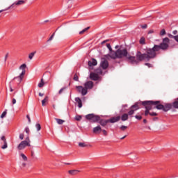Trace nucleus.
<instances>
[{
	"label": "nucleus",
	"mask_w": 178,
	"mask_h": 178,
	"mask_svg": "<svg viewBox=\"0 0 178 178\" xmlns=\"http://www.w3.org/2000/svg\"><path fill=\"white\" fill-rule=\"evenodd\" d=\"M170 40L168 38H165L163 39V42L160 44H155L152 48H147L145 50V53L141 51H137L136 59V57L131 56L129 52H127V49H122L120 47L115 51H113L111 54V59H122V58H127L133 64L137 65L139 62H143V60H151L156 58V52H159L161 49L165 51L169 48Z\"/></svg>",
	"instance_id": "1"
},
{
	"label": "nucleus",
	"mask_w": 178,
	"mask_h": 178,
	"mask_svg": "<svg viewBox=\"0 0 178 178\" xmlns=\"http://www.w3.org/2000/svg\"><path fill=\"white\" fill-rule=\"evenodd\" d=\"M154 108H156V109L159 111H163V112H168V111H170L172 108H174V109H178V97L175 99L172 103H165L164 104L159 103Z\"/></svg>",
	"instance_id": "2"
},
{
	"label": "nucleus",
	"mask_w": 178,
	"mask_h": 178,
	"mask_svg": "<svg viewBox=\"0 0 178 178\" xmlns=\"http://www.w3.org/2000/svg\"><path fill=\"white\" fill-rule=\"evenodd\" d=\"M84 86L85 87L81 86H76L78 92H80L83 97H84V95H87L88 90H92V88L94 87V82L88 81L84 83Z\"/></svg>",
	"instance_id": "3"
},
{
	"label": "nucleus",
	"mask_w": 178,
	"mask_h": 178,
	"mask_svg": "<svg viewBox=\"0 0 178 178\" xmlns=\"http://www.w3.org/2000/svg\"><path fill=\"white\" fill-rule=\"evenodd\" d=\"M158 104H161V101H145L142 102V105L145 107L147 111H151L152 106H154V105L156 106Z\"/></svg>",
	"instance_id": "4"
},
{
	"label": "nucleus",
	"mask_w": 178,
	"mask_h": 178,
	"mask_svg": "<svg viewBox=\"0 0 178 178\" xmlns=\"http://www.w3.org/2000/svg\"><path fill=\"white\" fill-rule=\"evenodd\" d=\"M86 119H87V120H89L90 123H97V122H99V120H101V117L94 113H91L86 115Z\"/></svg>",
	"instance_id": "5"
},
{
	"label": "nucleus",
	"mask_w": 178,
	"mask_h": 178,
	"mask_svg": "<svg viewBox=\"0 0 178 178\" xmlns=\"http://www.w3.org/2000/svg\"><path fill=\"white\" fill-rule=\"evenodd\" d=\"M26 67H27V65L26 64H22L19 67V70H22L19 76L14 77L13 80L18 79L19 83L22 82V80L24 78V74H26Z\"/></svg>",
	"instance_id": "6"
},
{
	"label": "nucleus",
	"mask_w": 178,
	"mask_h": 178,
	"mask_svg": "<svg viewBox=\"0 0 178 178\" xmlns=\"http://www.w3.org/2000/svg\"><path fill=\"white\" fill-rule=\"evenodd\" d=\"M140 105H141V104L138 102H136L134 105H132L129 108V111H128V116H130V118H133V115H134L136 111H138V109H140Z\"/></svg>",
	"instance_id": "7"
},
{
	"label": "nucleus",
	"mask_w": 178,
	"mask_h": 178,
	"mask_svg": "<svg viewBox=\"0 0 178 178\" xmlns=\"http://www.w3.org/2000/svg\"><path fill=\"white\" fill-rule=\"evenodd\" d=\"M31 145L29 143L28 140H23L22 141L19 145L17 146L18 149L22 150L24 149L25 147H30Z\"/></svg>",
	"instance_id": "8"
},
{
	"label": "nucleus",
	"mask_w": 178,
	"mask_h": 178,
	"mask_svg": "<svg viewBox=\"0 0 178 178\" xmlns=\"http://www.w3.org/2000/svg\"><path fill=\"white\" fill-rule=\"evenodd\" d=\"M106 47H107L108 49H109L110 52L108 53V54L105 55L104 58L106 59H110L112 58V54H113V52H115V51H113V49H112V47L111 46V44H109V43L106 44Z\"/></svg>",
	"instance_id": "9"
},
{
	"label": "nucleus",
	"mask_w": 178,
	"mask_h": 178,
	"mask_svg": "<svg viewBox=\"0 0 178 178\" xmlns=\"http://www.w3.org/2000/svg\"><path fill=\"white\" fill-rule=\"evenodd\" d=\"M88 65L89 66V70H92V67L97 66V65H98V62L95 58H92L88 61Z\"/></svg>",
	"instance_id": "10"
},
{
	"label": "nucleus",
	"mask_w": 178,
	"mask_h": 178,
	"mask_svg": "<svg viewBox=\"0 0 178 178\" xmlns=\"http://www.w3.org/2000/svg\"><path fill=\"white\" fill-rule=\"evenodd\" d=\"M108 66L109 63L108 62V60H106V59L105 58H102L101 62V67H102V69H108Z\"/></svg>",
	"instance_id": "11"
},
{
	"label": "nucleus",
	"mask_w": 178,
	"mask_h": 178,
	"mask_svg": "<svg viewBox=\"0 0 178 178\" xmlns=\"http://www.w3.org/2000/svg\"><path fill=\"white\" fill-rule=\"evenodd\" d=\"M90 80H93L94 81H97V80H98L99 79V76H98V74L91 72L90 74Z\"/></svg>",
	"instance_id": "12"
},
{
	"label": "nucleus",
	"mask_w": 178,
	"mask_h": 178,
	"mask_svg": "<svg viewBox=\"0 0 178 178\" xmlns=\"http://www.w3.org/2000/svg\"><path fill=\"white\" fill-rule=\"evenodd\" d=\"M120 120V116L113 117L108 119V123H116V122H119Z\"/></svg>",
	"instance_id": "13"
},
{
	"label": "nucleus",
	"mask_w": 178,
	"mask_h": 178,
	"mask_svg": "<svg viewBox=\"0 0 178 178\" xmlns=\"http://www.w3.org/2000/svg\"><path fill=\"white\" fill-rule=\"evenodd\" d=\"M102 131V129L101 128V126H97L93 128V133L95 134H98Z\"/></svg>",
	"instance_id": "14"
},
{
	"label": "nucleus",
	"mask_w": 178,
	"mask_h": 178,
	"mask_svg": "<svg viewBox=\"0 0 178 178\" xmlns=\"http://www.w3.org/2000/svg\"><path fill=\"white\" fill-rule=\"evenodd\" d=\"M2 141H3V145L1 147L2 149H6L8 148V142H6V138L5 136L1 137Z\"/></svg>",
	"instance_id": "15"
},
{
	"label": "nucleus",
	"mask_w": 178,
	"mask_h": 178,
	"mask_svg": "<svg viewBox=\"0 0 178 178\" xmlns=\"http://www.w3.org/2000/svg\"><path fill=\"white\" fill-rule=\"evenodd\" d=\"M99 124H101V126H102L103 127H105V126L106 124H108V123H109V120H99Z\"/></svg>",
	"instance_id": "16"
},
{
	"label": "nucleus",
	"mask_w": 178,
	"mask_h": 178,
	"mask_svg": "<svg viewBox=\"0 0 178 178\" xmlns=\"http://www.w3.org/2000/svg\"><path fill=\"white\" fill-rule=\"evenodd\" d=\"M120 119L122 122H126V120H129V114L124 113L121 117Z\"/></svg>",
	"instance_id": "17"
},
{
	"label": "nucleus",
	"mask_w": 178,
	"mask_h": 178,
	"mask_svg": "<svg viewBox=\"0 0 178 178\" xmlns=\"http://www.w3.org/2000/svg\"><path fill=\"white\" fill-rule=\"evenodd\" d=\"M75 101H76V102H77L79 108L83 107V103H82L81 99H80V97H76Z\"/></svg>",
	"instance_id": "18"
},
{
	"label": "nucleus",
	"mask_w": 178,
	"mask_h": 178,
	"mask_svg": "<svg viewBox=\"0 0 178 178\" xmlns=\"http://www.w3.org/2000/svg\"><path fill=\"white\" fill-rule=\"evenodd\" d=\"M24 3H26V1L24 0H19L18 1L13 4L11 6H13V5H17V6H19V5H24Z\"/></svg>",
	"instance_id": "19"
},
{
	"label": "nucleus",
	"mask_w": 178,
	"mask_h": 178,
	"mask_svg": "<svg viewBox=\"0 0 178 178\" xmlns=\"http://www.w3.org/2000/svg\"><path fill=\"white\" fill-rule=\"evenodd\" d=\"M79 172H80V170H71L68 171V173L72 175H77Z\"/></svg>",
	"instance_id": "20"
},
{
	"label": "nucleus",
	"mask_w": 178,
	"mask_h": 178,
	"mask_svg": "<svg viewBox=\"0 0 178 178\" xmlns=\"http://www.w3.org/2000/svg\"><path fill=\"white\" fill-rule=\"evenodd\" d=\"M56 122L58 123V124H63L65 123V120L59 118H55Z\"/></svg>",
	"instance_id": "21"
},
{
	"label": "nucleus",
	"mask_w": 178,
	"mask_h": 178,
	"mask_svg": "<svg viewBox=\"0 0 178 178\" xmlns=\"http://www.w3.org/2000/svg\"><path fill=\"white\" fill-rule=\"evenodd\" d=\"M48 102V96H46L43 100H42V106H45V104Z\"/></svg>",
	"instance_id": "22"
},
{
	"label": "nucleus",
	"mask_w": 178,
	"mask_h": 178,
	"mask_svg": "<svg viewBox=\"0 0 178 178\" xmlns=\"http://www.w3.org/2000/svg\"><path fill=\"white\" fill-rule=\"evenodd\" d=\"M44 84H45V83H44V79H42L40 81V83H38V86L39 87V88H42V87H44Z\"/></svg>",
	"instance_id": "23"
},
{
	"label": "nucleus",
	"mask_w": 178,
	"mask_h": 178,
	"mask_svg": "<svg viewBox=\"0 0 178 178\" xmlns=\"http://www.w3.org/2000/svg\"><path fill=\"white\" fill-rule=\"evenodd\" d=\"M20 156H22V158L23 161H24V162H27L28 159H27L26 156H25L24 154L21 153Z\"/></svg>",
	"instance_id": "24"
},
{
	"label": "nucleus",
	"mask_w": 178,
	"mask_h": 178,
	"mask_svg": "<svg viewBox=\"0 0 178 178\" xmlns=\"http://www.w3.org/2000/svg\"><path fill=\"white\" fill-rule=\"evenodd\" d=\"M88 30H90V26H88L87 28H85L83 30H82L81 31L79 32V34L81 35H82V34H84L86 33V31H87Z\"/></svg>",
	"instance_id": "25"
},
{
	"label": "nucleus",
	"mask_w": 178,
	"mask_h": 178,
	"mask_svg": "<svg viewBox=\"0 0 178 178\" xmlns=\"http://www.w3.org/2000/svg\"><path fill=\"white\" fill-rule=\"evenodd\" d=\"M36 51H33L31 54H29V58L31 60V59H33V58H34V55H35Z\"/></svg>",
	"instance_id": "26"
},
{
	"label": "nucleus",
	"mask_w": 178,
	"mask_h": 178,
	"mask_svg": "<svg viewBox=\"0 0 178 178\" xmlns=\"http://www.w3.org/2000/svg\"><path fill=\"white\" fill-rule=\"evenodd\" d=\"M79 147H81V148H84L87 147V144H86V143H79Z\"/></svg>",
	"instance_id": "27"
},
{
	"label": "nucleus",
	"mask_w": 178,
	"mask_h": 178,
	"mask_svg": "<svg viewBox=\"0 0 178 178\" xmlns=\"http://www.w3.org/2000/svg\"><path fill=\"white\" fill-rule=\"evenodd\" d=\"M140 44H142L143 45L145 44V38H141L140 39Z\"/></svg>",
	"instance_id": "28"
},
{
	"label": "nucleus",
	"mask_w": 178,
	"mask_h": 178,
	"mask_svg": "<svg viewBox=\"0 0 178 178\" xmlns=\"http://www.w3.org/2000/svg\"><path fill=\"white\" fill-rule=\"evenodd\" d=\"M82 117L81 115H76L75 117V120H77V122H80V120H81Z\"/></svg>",
	"instance_id": "29"
},
{
	"label": "nucleus",
	"mask_w": 178,
	"mask_h": 178,
	"mask_svg": "<svg viewBox=\"0 0 178 178\" xmlns=\"http://www.w3.org/2000/svg\"><path fill=\"white\" fill-rule=\"evenodd\" d=\"M95 72H96L97 74H102V70H101V68L96 70Z\"/></svg>",
	"instance_id": "30"
},
{
	"label": "nucleus",
	"mask_w": 178,
	"mask_h": 178,
	"mask_svg": "<svg viewBox=\"0 0 178 178\" xmlns=\"http://www.w3.org/2000/svg\"><path fill=\"white\" fill-rule=\"evenodd\" d=\"M120 130H122V131H124L127 129V126H124V125H122L120 127Z\"/></svg>",
	"instance_id": "31"
},
{
	"label": "nucleus",
	"mask_w": 178,
	"mask_h": 178,
	"mask_svg": "<svg viewBox=\"0 0 178 178\" xmlns=\"http://www.w3.org/2000/svg\"><path fill=\"white\" fill-rule=\"evenodd\" d=\"M35 127H36L38 131H40V130H41V124H36Z\"/></svg>",
	"instance_id": "32"
},
{
	"label": "nucleus",
	"mask_w": 178,
	"mask_h": 178,
	"mask_svg": "<svg viewBox=\"0 0 178 178\" xmlns=\"http://www.w3.org/2000/svg\"><path fill=\"white\" fill-rule=\"evenodd\" d=\"M166 34V31L165 29H162L160 32V35H165Z\"/></svg>",
	"instance_id": "33"
},
{
	"label": "nucleus",
	"mask_w": 178,
	"mask_h": 178,
	"mask_svg": "<svg viewBox=\"0 0 178 178\" xmlns=\"http://www.w3.org/2000/svg\"><path fill=\"white\" fill-rule=\"evenodd\" d=\"M66 90V88H62L59 92H58V94L60 95H62V93L64 92V90Z\"/></svg>",
	"instance_id": "34"
},
{
	"label": "nucleus",
	"mask_w": 178,
	"mask_h": 178,
	"mask_svg": "<svg viewBox=\"0 0 178 178\" xmlns=\"http://www.w3.org/2000/svg\"><path fill=\"white\" fill-rule=\"evenodd\" d=\"M6 113H7L6 111H3L2 113V114L1 115V119H3V118H5L6 116Z\"/></svg>",
	"instance_id": "35"
},
{
	"label": "nucleus",
	"mask_w": 178,
	"mask_h": 178,
	"mask_svg": "<svg viewBox=\"0 0 178 178\" xmlns=\"http://www.w3.org/2000/svg\"><path fill=\"white\" fill-rule=\"evenodd\" d=\"M55 36V33H54L49 38V39L47 40L48 42L52 41L54 40V37Z\"/></svg>",
	"instance_id": "36"
},
{
	"label": "nucleus",
	"mask_w": 178,
	"mask_h": 178,
	"mask_svg": "<svg viewBox=\"0 0 178 178\" xmlns=\"http://www.w3.org/2000/svg\"><path fill=\"white\" fill-rule=\"evenodd\" d=\"M74 80L75 81H79V76H77L76 74H75L74 76Z\"/></svg>",
	"instance_id": "37"
},
{
	"label": "nucleus",
	"mask_w": 178,
	"mask_h": 178,
	"mask_svg": "<svg viewBox=\"0 0 178 178\" xmlns=\"http://www.w3.org/2000/svg\"><path fill=\"white\" fill-rule=\"evenodd\" d=\"M8 57H9V53H7L4 58V62H6V60H8Z\"/></svg>",
	"instance_id": "38"
},
{
	"label": "nucleus",
	"mask_w": 178,
	"mask_h": 178,
	"mask_svg": "<svg viewBox=\"0 0 178 178\" xmlns=\"http://www.w3.org/2000/svg\"><path fill=\"white\" fill-rule=\"evenodd\" d=\"M135 118L138 120H141V119H143V117L140 115H136Z\"/></svg>",
	"instance_id": "39"
},
{
	"label": "nucleus",
	"mask_w": 178,
	"mask_h": 178,
	"mask_svg": "<svg viewBox=\"0 0 178 178\" xmlns=\"http://www.w3.org/2000/svg\"><path fill=\"white\" fill-rule=\"evenodd\" d=\"M149 110H145V116H148V115H149Z\"/></svg>",
	"instance_id": "40"
},
{
	"label": "nucleus",
	"mask_w": 178,
	"mask_h": 178,
	"mask_svg": "<svg viewBox=\"0 0 178 178\" xmlns=\"http://www.w3.org/2000/svg\"><path fill=\"white\" fill-rule=\"evenodd\" d=\"M19 138H20V140H24V134H19Z\"/></svg>",
	"instance_id": "41"
},
{
	"label": "nucleus",
	"mask_w": 178,
	"mask_h": 178,
	"mask_svg": "<svg viewBox=\"0 0 178 178\" xmlns=\"http://www.w3.org/2000/svg\"><path fill=\"white\" fill-rule=\"evenodd\" d=\"M150 116H158V114L156 113H149Z\"/></svg>",
	"instance_id": "42"
},
{
	"label": "nucleus",
	"mask_w": 178,
	"mask_h": 178,
	"mask_svg": "<svg viewBox=\"0 0 178 178\" xmlns=\"http://www.w3.org/2000/svg\"><path fill=\"white\" fill-rule=\"evenodd\" d=\"M25 131L27 134H29V133H30V129H29V127H26L25 128Z\"/></svg>",
	"instance_id": "43"
},
{
	"label": "nucleus",
	"mask_w": 178,
	"mask_h": 178,
	"mask_svg": "<svg viewBox=\"0 0 178 178\" xmlns=\"http://www.w3.org/2000/svg\"><path fill=\"white\" fill-rule=\"evenodd\" d=\"M102 131H103L104 136H108V132L106 131V130L103 129Z\"/></svg>",
	"instance_id": "44"
},
{
	"label": "nucleus",
	"mask_w": 178,
	"mask_h": 178,
	"mask_svg": "<svg viewBox=\"0 0 178 178\" xmlns=\"http://www.w3.org/2000/svg\"><path fill=\"white\" fill-rule=\"evenodd\" d=\"M26 118H27V119L29 120V123H31V119L30 118V115H27Z\"/></svg>",
	"instance_id": "45"
},
{
	"label": "nucleus",
	"mask_w": 178,
	"mask_h": 178,
	"mask_svg": "<svg viewBox=\"0 0 178 178\" xmlns=\"http://www.w3.org/2000/svg\"><path fill=\"white\" fill-rule=\"evenodd\" d=\"M9 87H10V92H13V88H12V84H10V83H9Z\"/></svg>",
	"instance_id": "46"
},
{
	"label": "nucleus",
	"mask_w": 178,
	"mask_h": 178,
	"mask_svg": "<svg viewBox=\"0 0 178 178\" xmlns=\"http://www.w3.org/2000/svg\"><path fill=\"white\" fill-rule=\"evenodd\" d=\"M168 37H169L170 38H174V40H175V35H172V34H170V33L168 34Z\"/></svg>",
	"instance_id": "47"
},
{
	"label": "nucleus",
	"mask_w": 178,
	"mask_h": 178,
	"mask_svg": "<svg viewBox=\"0 0 178 178\" xmlns=\"http://www.w3.org/2000/svg\"><path fill=\"white\" fill-rule=\"evenodd\" d=\"M141 27H142V29H147V27H148V26L147 24H144V25H142Z\"/></svg>",
	"instance_id": "48"
},
{
	"label": "nucleus",
	"mask_w": 178,
	"mask_h": 178,
	"mask_svg": "<svg viewBox=\"0 0 178 178\" xmlns=\"http://www.w3.org/2000/svg\"><path fill=\"white\" fill-rule=\"evenodd\" d=\"M145 66H148V67H152V65H151L150 63H145Z\"/></svg>",
	"instance_id": "49"
},
{
	"label": "nucleus",
	"mask_w": 178,
	"mask_h": 178,
	"mask_svg": "<svg viewBox=\"0 0 178 178\" xmlns=\"http://www.w3.org/2000/svg\"><path fill=\"white\" fill-rule=\"evenodd\" d=\"M12 104L13 105H15V104H16V99L15 98L13 99Z\"/></svg>",
	"instance_id": "50"
},
{
	"label": "nucleus",
	"mask_w": 178,
	"mask_h": 178,
	"mask_svg": "<svg viewBox=\"0 0 178 178\" xmlns=\"http://www.w3.org/2000/svg\"><path fill=\"white\" fill-rule=\"evenodd\" d=\"M175 40L178 42V35L175 36Z\"/></svg>",
	"instance_id": "51"
},
{
	"label": "nucleus",
	"mask_w": 178,
	"mask_h": 178,
	"mask_svg": "<svg viewBox=\"0 0 178 178\" xmlns=\"http://www.w3.org/2000/svg\"><path fill=\"white\" fill-rule=\"evenodd\" d=\"M39 97H44V93L39 92Z\"/></svg>",
	"instance_id": "52"
},
{
	"label": "nucleus",
	"mask_w": 178,
	"mask_h": 178,
	"mask_svg": "<svg viewBox=\"0 0 178 178\" xmlns=\"http://www.w3.org/2000/svg\"><path fill=\"white\" fill-rule=\"evenodd\" d=\"M172 34H174V35H176V34H177V31H174L172 32Z\"/></svg>",
	"instance_id": "53"
},
{
	"label": "nucleus",
	"mask_w": 178,
	"mask_h": 178,
	"mask_svg": "<svg viewBox=\"0 0 178 178\" xmlns=\"http://www.w3.org/2000/svg\"><path fill=\"white\" fill-rule=\"evenodd\" d=\"M109 41L108 40H106L102 42V44H105V42H108Z\"/></svg>",
	"instance_id": "54"
},
{
	"label": "nucleus",
	"mask_w": 178,
	"mask_h": 178,
	"mask_svg": "<svg viewBox=\"0 0 178 178\" xmlns=\"http://www.w3.org/2000/svg\"><path fill=\"white\" fill-rule=\"evenodd\" d=\"M152 33H154V31L153 30H150V31H149L148 34H152Z\"/></svg>",
	"instance_id": "55"
},
{
	"label": "nucleus",
	"mask_w": 178,
	"mask_h": 178,
	"mask_svg": "<svg viewBox=\"0 0 178 178\" xmlns=\"http://www.w3.org/2000/svg\"><path fill=\"white\" fill-rule=\"evenodd\" d=\"M26 141H28L29 144H30V138L29 137L26 138Z\"/></svg>",
	"instance_id": "56"
},
{
	"label": "nucleus",
	"mask_w": 178,
	"mask_h": 178,
	"mask_svg": "<svg viewBox=\"0 0 178 178\" xmlns=\"http://www.w3.org/2000/svg\"><path fill=\"white\" fill-rule=\"evenodd\" d=\"M26 163H22L23 168H26Z\"/></svg>",
	"instance_id": "57"
},
{
	"label": "nucleus",
	"mask_w": 178,
	"mask_h": 178,
	"mask_svg": "<svg viewBox=\"0 0 178 178\" xmlns=\"http://www.w3.org/2000/svg\"><path fill=\"white\" fill-rule=\"evenodd\" d=\"M127 136H124V137L121 138V140H124V138H126Z\"/></svg>",
	"instance_id": "58"
},
{
	"label": "nucleus",
	"mask_w": 178,
	"mask_h": 178,
	"mask_svg": "<svg viewBox=\"0 0 178 178\" xmlns=\"http://www.w3.org/2000/svg\"><path fill=\"white\" fill-rule=\"evenodd\" d=\"M115 49H118H118H119V48H120V47H119V45L115 46Z\"/></svg>",
	"instance_id": "59"
},
{
	"label": "nucleus",
	"mask_w": 178,
	"mask_h": 178,
	"mask_svg": "<svg viewBox=\"0 0 178 178\" xmlns=\"http://www.w3.org/2000/svg\"><path fill=\"white\" fill-rule=\"evenodd\" d=\"M31 156H34V152H31Z\"/></svg>",
	"instance_id": "60"
},
{
	"label": "nucleus",
	"mask_w": 178,
	"mask_h": 178,
	"mask_svg": "<svg viewBox=\"0 0 178 178\" xmlns=\"http://www.w3.org/2000/svg\"><path fill=\"white\" fill-rule=\"evenodd\" d=\"M143 123H147V120L145 119L143 120Z\"/></svg>",
	"instance_id": "61"
},
{
	"label": "nucleus",
	"mask_w": 178,
	"mask_h": 178,
	"mask_svg": "<svg viewBox=\"0 0 178 178\" xmlns=\"http://www.w3.org/2000/svg\"><path fill=\"white\" fill-rule=\"evenodd\" d=\"M2 12H3V10H0V13H2Z\"/></svg>",
	"instance_id": "62"
},
{
	"label": "nucleus",
	"mask_w": 178,
	"mask_h": 178,
	"mask_svg": "<svg viewBox=\"0 0 178 178\" xmlns=\"http://www.w3.org/2000/svg\"><path fill=\"white\" fill-rule=\"evenodd\" d=\"M53 108H54V109H55V105H53Z\"/></svg>",
	"instance_id": "63"
},
{
	"label": "nucleus",
	"mask_w": 178,
	"mask_h": 178,
	"mask_svg": "<svg viewBox=\"0 0 178 178\" xmlns=\"http://www.w3.org/2000/svg\"><path fill=\"white\" fill-rule=\"evenodd\" d=\"M156 119H158V118H154V120H156Z\"/></svg>",
	"instance_id": "64"
}]
</instances>
